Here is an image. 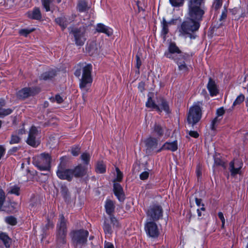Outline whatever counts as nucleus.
I'll return each instance as SVG.
<instances>
[{
  "instance_id": "obj_44",
  "label": "nucleus",
  "mask_w": 248,
  "mask_h": 248,
  "mask_svg": "<svg viewBox=\"0 0 248 248\" xmlns=\"http://www.w3.org/2000/svg\"><path fill=\"white\" fill-rule=\"evenodd\" d=\"M170 3L172 6L179 7L183 5L184 0H169Z\"/></svg>"
},
{
  "instance_id": "obj_7",
  "label": "nucleus",
  "mask_w": 248,
  "mask_h": 248,
  "mask_svg": "<svg viewBox=\"0 0 248 248\" xmlns=\"http://www.w3.org/2000/svg\"><path fill=\"white\" fill-rule=\"evenodd\" d=\"M70 34L74 37V41L78 46H83L86 38L85 36L86 30L84 27L78 28L70 27L69 28Z\"/></svg>"
},
{
  "instance_id": "obj_3",
  "label": "nucleus",
  "mask_w": 248,
  "mask_h": 248,
  "mask_svg": "<svg viewBox=\"0 0 248 248\" xmlns=\"http://www.w3.org/2000/svg\"><path fill=\"white\" fill-rule=\"evenodd\" d=\"M92 65L91 64H86L82 69V77L80 79L79 87L85 92H87L91 86L93 78L91 76Z\"/></svg>"
},
{
  "instance_id": "obj_10",
  "label": "nucleus",
  "mask_w": 248,
  "mask_h": 248,
  "mask_svg": "<svg viewBox=\"0 0 248 248\" xmlns=\"http://www.w3.org/2000/svg\"><path fill=\"white\" fill-rule=\"evenodd\" d=\"M89 232L86 230H79L74 231L72 233V240L77 245H83L87 242Z\"/></svg>"
},
{
  "instance_id": "obj_36",
  "label": "nucleus",
  "mask_w": 248,
  "mask_h": 248,
  "mask_svg": "<svg viewBox=\"0 0 248 248\" xmlns=\"http://www.w3.org/2000/svg\"><path fill=\"white\" fill-rule=\"evenodd\" d=\"M96 171L100 173H103L106 171V166L103 162L99 161L97 162L96 167Z\"/></svg>"
},
{
  "instance_id": "obj_20",
  "label": "nucleus",
  "mask_w": 248,
  "mask_h": 248,
  "mask_svg": "<svg viewBox=\"0 0 248 248\" xmlns=\"http://www.w3.org/2000/svg\"><path fill=\"white\" fill-rule=\"evenodd\" d=\"M207 87L211 96H216L218 93V87L215 81L211 78L209 79Z\"/></svg>"
},
{
  "instance_id": "obj_39",
  "label": "nucleus",
  "mask_w": 248,
  "mask_h": 248,
  "mask_svg": "<svg viewBox=\"0 0 248 248\" xmlns=\"http://www.w3.org/2000/svg\"><path fill=\"white\" fill-rule=\"evenodd\" d=\"M34 31V29H21L19 31V33L20 35L24 36L25 37L27 36V35Z\"/></svg>"
},
{
  "instance_id": "obj_52",
  "label": "nucleus",
  "mask_w": 248,
  "mask_h": 248,
  "mask_svg": "<svg viewBox=\"0 0 248 248\" xmlns=\"http://www.w3.org/2000/svg\"><path fill=\"white\" fill-rule=\"evenodd\" d=\"M149 172L147 171L142 172L140 175V178L142 180H146L149 177Z\"/></svg>"
},
{
  "instance_id": "obj_21",
  "label": "nucleus",
  "mask_w": 248,
  "mask_h": 248,
  "mask_svg": "<svg viewBox=\"0 0 248 248\" xmlns=\"http://www.w3.org/2000/svg\"><path fill=\"white\" fill-rule=\"evenodd\" d=\"M178 145L177 140L172 142H166L164 145L157 151V152H161L162 150H167L172 152H174L177 150Z\"/></svg>"
},
{
  "instance_id": "obj_9",
  "label": "nucleus",
  "mask_w": 248,
  "mask_h": 248,
  "mask_svg": "<svg viewBox=\"0 0 248 248\" xmlns=\"http://www.w3.org/2000/svg\"><path fill=\"white\" fill-rule=\"evenodd\" d=\"M200 105H202V103L199 102L189 108L187 118L189 124L193 125L201 119L202 110Z\"/></svg>"
},
{
  "instance_id": "obj_59",
  "label": "nucleus",
  "mask_w": 248,
  "mask_h": 248,
  "mask_svg": "<svg viewBox=\"0 0 248 248\" xmlns=\"http://www.w3.org/2000/svg\"><path fill=\"white\" fill-rule=\"evenodd\" d=\"M5 152V149L3 146L0 145V159L1 157L3 155Z\"/></svg>"
},
{
  "instance_id": "obj_17",
  "label": "nucleus",
  "mask_w": 248,
  "mask_h": 248,
  "mask_svg": "<svg viewBox=\"0 0 248 248\" xmlns=\"http://www.w3.org/2000/svg\"><path fill=\"white\" fill-rule=\"evenodd\" d=\"M72 178L73 176L78 178L85 176L87 173V169L81 165L76 166L74 169H72Z\"/></svg>"
},
{
  "instance_id": "obj_19",
  "label": "nucleus",
  "mask_w": 248,
  "mask_h": 248,
  "mask_svg": "<svg viewBox=\"0 0 248 248\" xmlns=\"http://www.w3.org/2000/svg\"><path fill=\"white\" fill-rule=\"evenodd\" d=\"M166 129L165 126L159 124L155 123L152 128V132L154 135L159 138L164 135V132Z\"/></svg>"
},
{
  "instance_id": "obj_40",
  "label": "nucleus",
  "mask_w": 248,
  "mask_h": 248,
  "mask_svg": "<svg viewBox=\"0 0 248 248\" xmlns=\"http://www.w3.org/2000/svg\"><path fill=\"white\" fill-rule=\"evenodd\" d=\"M222 5V0H214L212 8L215 10H218Z\"/></svg>"
},
{
  "instance_id": "obj_24",
  "label": "nucleus",
  "mask_w": 248,
  "mask_h": 248,
  "mask_svg": "<svg viewBox=\"0 0 248 248\" xmlns=\"http://www.w3.org/2000/svg\"><path fill=\"white\" fill-rule=\"evenodd\" d=\"M5 105V101L3 99H0V118L4 117L10 114L13 111L11 108H3Z\"/></svg>"
},
{
  "instance_id": "obj_63",
  "label": "nucleus",
  "mask_w": 248,
  "mask_h": 248,
  "mask_svg": "<svg viewBox=\"0 0 248 248\" xmlns=\"http://www.w3.org/2000/svg\"><path fill=\"white\" fill-rule=\"evenodd\" d=\"M18 134L22 135L25 133V130L22 128L21 129H19L18 132Z\"/></svg>"
},
{
  "instance_id": "obj_13",
  "label": "nucleus",
  "mask_w": 248,
  "mask_h": 248,
  "mask_svg": "<svg viewBox=\"0 0 248 248\" xmlns=\"http://www.w3.org/2000/svg\"><path fill=\"white\" fill-rule=\"evenodd\" d=\"M39 91V89L37 88H24L17 92V96L20 99H25L34 95Z\"/></svg>"
},
{
  "instance_id": "obj_6",
  "label": "nucleus",
  "mask_w": 248,
  "mask_h": 248,
  "mask_svg": "<svg viewBox=\"0 0 248 248\" xmlns=\"http://www.w3.org/2000/svg\"><path fill=\"white\" fill-rule=\"evenodd\" d=\"M163 210L161 206L158 203H154L149 206L146 214V220L157 221L163 217Z\"/></svg>"
},
{
  "instance_id": "obj_4",
  "label": "nucleus",
  "mask_w": 248,
  "mask_h": 248,
  "mask_svg": "<svg viewBox=\"0 0 248 248\" xmlns=\"http://www.w3.org/2000/svg\"><path fill=\"white\" fill-rule=\"evenodd\" d=\"M57 233L56 235V242L57 245L60 247H63L66 245V236L67 230L66 226V220L63 215H60L59 222L57 226Z\"/></svg>"
},
{
  "instance_id": "obj_8",
  "label": "nucleus",
  "mask_w": 248,
  "mask_h": 248,
  "mask_svg": "<svg viewBox=\"0 0 248 248\" xmlns=\"http://www.w3.org/2000/svg\"><path fill=\"white\" fill-rule=\"evenodd\" d=\"M200 26V24L195 23L193 20L187 18V20L184 21L178 28V31L180 33L179 36H184L186 34H190L191 32L197 31Z\"/></svg>"
},
{
  "instance_id": "obj_61",
  "label": "nucleus",
  "mask_w": 248,
  "mask_h": 248,
  "mask_svg": "<svg viewBox=\"0 0 248 248\" xmlns=\"http://www.w3.org/2000/svg\"><path fill=\"white\" fill-rule=\"evenodd\" d=\"M196 174L197 176L199 177L202 175V171L200 167H198L196 170Z\"/></svg>"
},
{
  "instance_id": "obj_29",
  "label": "nucleus",
  "mask_w": 248,
  "mask_h": 248,
  "mask_svg": "<svg viewBox=\"0 0 248 248\" xmlns=\"http://www.w3.org/2000/svg\"><path fill=\"white\" fill-rule=\"evenodd\" d=\"M103 228L106 234L111 235L113 231L112 227L109 224V221L108 219L105 218Z\"/></svg>"
},
{
  "instance_id": "obj_56",
  "label": "nucleus",
  "mask_w": 248,
  "mask_h": 248,
  "mask_svg": "<svg viewBox=\"0 0 248 248\" xmlns=\"http://www.w3.org/2000/svg\"><path fill=\"white\" fill-rule=\"evenodd\" d=\"M58 103L60 104L63 102V98L60 95L57 94L55 96V98H53Z\"/></svg>"
},
{
  "instance_id": "obj_31",
  "label": "nucleus",
  "mask_w": 248,
  "mask_h": 248,
  "mask_svg": "<svg viewBox=\"0 0 248 248\" xmlns=\"http://www.w3.org/2000/svg\"><path fill=\"white\" fill-rule=\"evenodd\" d=\"M55 21L62 29H65L68 24L67 18L65 16L58 17L55 19Z\"/></svg>"
},
{
  "instance_id": "obj_11",
  "label": "nucleus",
  "mask_w": 248,
  "mask_h": 248,
  "mask_svg": "<svg viewBox=\"0 0 248 248\" xmlns=\"http://www.w3.org/2000/svg\"><path fill=\"white\" fill-rule=\"evenodd\" d=\"M155 221H146L144 230L147 235L152 238L158 237L159 234V230Z\"/></svg>"
},
{
  "instance_id": "obj_27",
  "label": "nucleus",
  "mask_w": 248,
  "mask_h": 248,
  "mask_svg": "<svg viewBox=\"0 0 248 248\" xmlns=\"http://www.w3.org/2000/svg\"><path fill=\"white\" fill-rule=\"evenodd\" d=\"M214 164L213 165V168H215V166H221L223 168H225V164L224 161L221 159V157L219 155H216L214 156ZM215 171L214 169V171Z\"/></svg>"
},
{
  "instance_id": "obj_1",
  "label": "nucleus",
  "mask_w": 248,
  "mask_h": 248,
  "mask_svg": "<svg viewBox=\"0 0 248 248\" xmlns=\"http://www.w3.org/2000/svg\"><path fill=\"white\" fill-rule=\"evenodd\" d=\"M164 56L173 60L181 72L186 73L188 71L187 63L189 61L190 56L189 54L182 52L175 43L170 42L169 44L168 50L164 53Z\"/></svg>"
},
{
  "instance_id": "obj_18",
  "label": "nucleus",
  "mask_w": 248,
  "mask_h": 248,
  "mask_svg": "<svg viewBox=\"0 0 248 248\" xmlns=\"http://www.w3.org/2000/svg\"><path fill=\"white\" fill-rule=\"evenodd\" d=\"M158 144V140L157 139L153 137H149L145 140V145L146 151L148 152H151L156 148Z\"/></svg>"
},
{
  "instance_id": "obj_28",
  "label": "nucleus",
  "mask_w": 248,
  "mask_h": 248,
  "mask_svg": "<svg viewBox=\"0 0 248 248\" xmlns=\"http://www.w3.org/2000/svg\"><path fill=\"white\" fill-rule=\"evenodd\" d=\"M0 239L2 241L5 247H10L11 244V239L6 233H0Z\"/></svg>"
},
{
  "instance_id": "obj_38",
  "label": "nucleus",
  "mask_w": 248,
  "mask_h": 248,
  "mask_svg": "<svg viewBox=\"0 0 248 248\" xmlns=\"http://www.w3.org/2000/svg\"><path fill=\"white\" fill-rule=\"evenodd\" d=\"M20 187L17 186H10L8 189V193L14 194L16 195H19Z\"/></svg>"
},
{
  "instance_id": "obj_47",
  "label": "nucleus",
  "mask_w": 248,
  "mask_h": 248,
  "mask_svg": "<svg viewBox=\"0 0 248 248\" xmlns=\"http://www.w3.org/2000/svg\"><path fill=\"white\" fill-rule=\"evenodd\" d=\"M116 170L117 172V176L116 179L114 180V182H121L122 180L123 177V173L118 168L116 169Z\"/></svg>"
},
{
  "instance_id": "obj_58",
  "label": "nucleus",
  "mask_w": 248,
  "mask_h": 248,
  "mask_svg": "<svg viewBox=\"0 0 248 248\" xmlns=\"http://www.w3.org/2000/svg\"><path fill=\"white\" fill-rule=\"evenodd\" d=\"M104 248H114V245L110 242H105Z\"/></svg>"
},
{
  "instance_id": "obj_34",
  "label": "nucleus",
  "mask_w": 248,
  "mask_h": 248,
  "mask_svg": "<svg viewBox=\"0 0 248 248\" xmlns=\"http://www.w3.org/2000/svg\"><path fill=\"white\" fill-rule=\"evenodd\" d=\"M56 75L55 72L52 70L49 72H46L43 73L40 77V78L43 80H47L51 79Z\"/></svg>"
},
{
  "instance_id": "obj_43",
  "label": "nucleus",
  "mask_w": 248,
  "mask_h": 248,
  "mask_svg": "<svg viewBox=\"0 0 248 248\" xmlns=\"http://www.w3.org/2000/svg\"><path fill=\"white\" fill-rule=\"evenodd\" d=\"M5 220L7 223L11 225H15L17 223L16 218L13 216L6 217Z\"/></svg>"
},
{
  "instance_id": "obj_54",
  "label": "nucleus",
  "mask_w": 248,
  "mask_h": 248,
  "mask_svg": "<svg viewBox=\"0 0 248 248\" xmlns=\"http://www.w3.org/2000/svg\"><path fill=\"white\" fill-rule=\"evenodd\" d=\"M218 216L219 219L221 220L222 222V227L224 226L225 222V219L223 216V214L222 212H219L218 213Z\"/></svg>"
},
{
  "instance_id": "obj_2",
  "label": "nucleus",
  "mask_w": 248,
  "mask_h": 248,
  "mask_svg": "<svg viewBox=\"0 0 248 248\" xmlns=\"http://www.w3.org/2000/svg\"><path fill=\"white\" fill-rule=\"evenodd\" d=\"M187 4L188 18L200 24L206 10L204 0H187Z\"/></svg>"
},
{
  "instance_id": "obj_55",
  "label": "nucleus",
  "mask_w": 248,
  "mask_h": 248,
  "mask_svg": "<svg viewBox=\"0 0 248 248\" xmlns=\"http://www.w3.org/2000/svg\"><path fill=\"white\" fill-rule=\"evenodd\" d=\"M136 67L138 69H139L141 65V61L140 57L138 55H136Z\"/></svg>"
},
{
  "instance_id": "obj_51",
  "label": "nucleus",
  "mask_w": 248,
  "mask_h": 248,
  "mask_svg": "<svg viewBox=\"0 0 248 248\" xmlns=\"http://www.w3.org/2000/svg\"><path fill=\"white\" fill-rule=\"evenodd\" d=\"M218 121V117H216L215 118H214L212 122L210 125V128L212 130H215L216 129V126H217V123Z\"/></svg>"
},
{
  "instance_id": "obj_23",
  "label": "nucleus",
  "mask_w": 248,
  "mask_h": 248,
  "mask_svg": "<svg viewBox=\"0 0 248 248\" xmlns=\"http://www.w3.org/2000/svg\"><path fill=\"white\" fill-rule=\"evenodd\" d=\"M167 24L168 23H167V20L165 18L163 17L162 20L161 21V35L164 41L166 40L167 35L169 32V26Z\"/></svg>"
},
{
  "instance_id": "obj_37",
  "label": "nucleus",
  "mask_w": 248,
  "mask_h": 248,
  "mask_svg": "<svg viewBox=\"0 0 248 248\" xmlns=\"http://www.w3.org/2000/svg\"><path fill=\"white\" fill-rule=\"evenodd\" d=\"M78 8L79 12L86 11L88 9L87 4L84 0H80L78 5Z\"/></svg>"
},
{
  "instance_id": "obj_62",
  "label": "nucleus",
  "mask_w": 248,
  "mask_h": 248,
  "mask_svg": "<svg viewBox=\"0 0 248 248\" xmlns=\"http://www.w3.org/2000/svg\"><path fill=\"white\" fill-rule=\"evenodd\" d=\"M175 19H171L170 21H167V23H168L167 24L170 26V25H173V24H175Z\"/></svg>"
},
{
  "instance_id": "obj_12",
  "label": "nucleus",
  "mask_w": 248,
  "mask_h": 248,
  "mask_svg": "<svg viewBox=\"0 0 248 248\" xmlns=\"http://www.w3.org/2000/svg\"><path fill=\"white\" fill-rule=\"evenodd\" d=\"M38 135V130L35 126H32L29 132L28 137L26 140L28 144L33 147L37 146L39 144V141L37 137Z\"/></svg>"
},
{
  "instance_id": "obj_32",
  "label": "nucleus",
  "mask_w": 248,
  "mask_h": 248,
  "mask_svg": "<svg viewBox=\"0 0 248 248\" xmlns=\"http://www.w3.org/2000/svg\"><path fill=\"white\" fill-rule=\"evenodd\" d=\"M146 106L147 108H151L156 110L159 109V107L155 103L152 97L150 96L148 98L147 101L146 103Z\"/></svg>"
},
{
  "instance_id": "obj_57",
  "label": "nucleus",
  "mask_w": 248,
  "mask_h": 248,
  "mask_svg": "<svg viewBox=\"0 0 248 248\" xmlns=\"http://www.w3.org/2000/svg\"><path fill=\"white\" fill-rule=\"evenodd\" d=\"M188 133H189V135L191 137L195 138H197L199 136L198 132L197 131H189L188 132Z\"/></svg>"
},
{
  "instance_id": "obj_16",
  "label": "nucleus",
  "mask_w": 248,
  "mask_h": 248,
  "mask_svg": "<svg viewBox=\"0 0 248 248\" xmlns=\"http://www.w3.org/2000/svg\"><path fill=\"white\" fill-rule=\"evenodd\" d=\"M113 191L115 195L120 202H123L124 200L125 195L124 190L119 183L114 182Z\"/></svg>"
},
{
  "instance_id": "obj_33",
  "label": "nucleus",
  "mask_w": 248,
  "mask_h": 248,
  "mask_svg": "<svg viewBox=\"0 0 248 248\" xmlns=\"http://www.w3.org/2000/svg\"><path fill=\"white\" fill-rule=\"evenodd\" d=\"M6 196L5 192L3 190L0 189V210L1 209L2 210L5 211L7 212L10 211L9 210L6 209L5 208V207H3V203L5 201Z\"/></svg>"
},
{
  "instance_id": "obj_45",
  "label": "nucleus",
  "mask_w": 248,
  "mask_h": 248,
  "mask_svg": "<svg viewBox=\"0 0 248 248\" xmlns=\"http://www.w3.org/2000/svg\"><path fill=\"white\" fill-rule=\"evenodd\" d=\"M81 159L84 163L88 164L90 159V155L88 153H84L81 155Z\"/></svg>"
},
{
  "instance_id": "obj_64",
  "label": "nucleus",
  "mask_w": 248,
  "mask_h": 248,
  "mask_svg": "<svg viewBox=\"0 0 248 248\" xmlns=\"http://www.w3.org/2000/svg\"><path fill=\"white\" fill-rule=\"evenodd\" d=\"M75 75L76 77H79L80 75V72L79 71L77 70L75 73Z\"/></svg>"
},
{
  "instance_id": "obj_30",
  "label": "nucleus",
  "mask_w": 248,
  "mask_h": 248,
  "mask_svg": "<svg viewBox=\"0 0 248 248\" xmlns=\"http://www.w3.org/2000/svg\"><path fill=\"white\" fill-rule=\"evenodd\" d=\"M114 205L112 201L110 200L107 201L105 204V209L106 213L109 215H112L114 210Z\"/></svg>"
},
{
  "instance_id": "obj_53",
  "label": "nucleus",
  "mask_w": 248,
  "mask_h": 248,
  "mask_svg": "<svg viewBox=\"0 0 248 248\" xmlns=\"http://www.w3.org/2000/svg\"><path fill=\"white\" fill-rule=\"evenodd\" d=\"M225 113V110L223 107L218 108L217 110V117L222 116Z\"/></svg>"
},
{
  "instance_id": "obj_42",
  "label": "nucleus",
  "mask_w": 248,
  "mask_h": 248,
  "mask_svg": "<svg viewBox=\"0 0 248 248\" xmlns=\"http://www.w3.org/2000/svg\"><path fill=\"white\" fill-rule=\"evenodd\" d=\"M245 99V96L243 94H240L239 95H238L236 99L234 100V101L233 103V106H235L237 105L240 104L242 102L244 101Z\"/></svg>"
},
{
  "instance_id": "obj_26",
  "label": "nucleus",
  "mask_w": 248,
  "mask_h": 248,
  "mask_svg": "<svg viewBox=\"0 0 248 248\" xmlns=\"http://www.w3.org/2000/svg\"><path fill=\"white\" fill-rule=\"evenodd\" d=\"M159 107V109L156 110L158 112H161L163 110L166 113H170V109L168 102L163 98L160 99V101L157 105Z\"/></svg>"
},
{
  "instance_id": "obj_49",
  "label": "nucleus",
  "mask_w": 248,
  "mask_h": 248,
  "mask_svg": "<svg viewBox=\"0 0 248 248\" xmlns=\"http://www.w3.org/2000/svg\"><path fill=\"white\" fill-rule=\"evenodd\" d=\"M80 148L78 146H75L72 147L71 153L74 156H78L80 152Z\"/></svg>"
},
{
  "instance_id": "obj_14",
  "label": "nucleus",
  "mask_w": 248,
  "mask_h": 248,
  "mask_svg": "<svg viewBox=\"0 0 248 248\" xmlns=\"http://www.w3.org/2000/svg\"><path fill=\"white\" fill-rule=\"evenodd\" d=\"M243 166L242 161L239 159H234L229 164V170L232 176H234L237 174H240L241 169Z\"/></svg>"
},
{
  "instance_id": "obj_60",
  "label": "nucleus",
  "mask_w": 248,
  "mask_h": 248,
  "mask_svg": "<svg viewBox=\"0 0 248 248\" xmlns=\"http://www.w3.org/2000/svg\"><path fill=\"white\" fill-rule=\"evenodd\" d=\"M202 200L201 199H198L197 198H196L195 199V202H196V203L197 204V205L199 207H200L201 206H202Z\"/></svg>"
},
{
  "instance_id": "obj_50",
  "label": "nucleus",
  "mask_w": 248,
  "mask_h": 248,
  "mask_svg": "<svg viewBox=\"0 0 248 248\" xmlns=\"http://www.w3.org/2000/svg\"><path fill=\"white\" fill-rule=\"evenodd\" d=\"M20 140V139L18 136L13 135L11 136V139L10 141V143L11 144L18 143L19 142Z\"/></svg>"
},
{
  "instance_id": "obj_46",
  "label": "nucleus",
  "mask_w": 248,
  "mask_h": 248,
  "mask_svg": "<svg viewBox=\"0 0 248 248\" xmlns=\"http://www.w3.org/2000/svg\"><path fill=\"white\" fill-rule=\"evenodd\" d=\"M42 4L45 8L46 11H50V4L52 2V0H42Z\"/></svg>"
},
{
  "instance_id": "obj_41",
  "label": "nucleus",
  "mask_w": 248,
  "mask_h": 248,
  "mask_svg": "<svg viewBox=\"0 0 248 248\" xmlns=\"http://www.w3.org/2000/svg\"><path fill=\"white\" fill-rule=\"evenodd\" d=\"M227 10L226 8H224V9L222 10L221 14L220 16V17L219 18V21L221 23H220V25H221L223 22H224L227 16Z\"/></svg>"
},
{
  "instance_id": "obj_15",
  "label": "nucleus",
  "mask_w": 248,
  "mask_h": 248,
  "mask_svg": "<svg viewBox=\"0 0 248 248\" xmlns=\"http://www.w3.org/2000/svg\"><path fill=\"white\" fill-rule=\"evenodd\" d=\"M57 176L62 180H66L68 181L72 179V169H64L59 166L57 171Z\"/></svg>"
},
{
  "instance_id": "obj_22",
  "label": "nucleus",
  "mask_w": 248,
  "mask_h": 248,
  "mask_svg": "<svg viewBox=\"0 0 248 248\" xmlns=\"http://www.w3.org/2000/svg\"><path fill=\"white\" fill-rule=\"evenodd\" d=\"M96 31L98 32L104 33L109 36L112 34V30L102 23H98L96 26Z\"/></svg>"
},
{
  "instance_id": "obj_5",
  "label": "nucleus",
  "mask_w": 248,
  "mask_h": 248,
  "mask_svg": "<svg viewBox=\"0 0 248 248\" xmlns=\"http://www.w3.org/2000/svg\"><path fill=\"white\" fill-rule=\"evenodd\" d=\"M51 157L47 153H42L33 158L32 163L40 170H48L50 168Z\"/></svg>"
},
{
  "instance_id": "obj_25",
  "label": "nucleus",
  "mask_w": 248,
  "mask_h": 248,
  "mask_svg": "<svg viewBox=\"0 0 248 248\" xmlns=\"http://www.w3.org/2000/svg\"><path fill=\"white\" fill-rule=\"evenodd\" d=\"M27 16L32 19L39 20L41 18V14L39 8H35L32 11H29L27 14Z\"/></svg>"
},
{
  "instance_id": "obj_35",
  "label": "nucleus",
  "mask_w": 248,
  "mask_h": 248,
  "mask_svg": "<svg viewBox=\"0 0 248 248\" xmlns=\"http://www.w3.org/2000/svg\"><path fill=\"white\" fill-rule=\"evenodd\" d=\"M232 15H235L241 12V15L238 16V18L245 17L246 16L245 12H243V9L241 7H235L232 9Z\"/></svg>"
},
{
  "instance_id": "obj_48",
  "label": "nucleus",
  "mask_w": 248,
  "mask_h": 248,
  "mask_svg": "<svg viewBox=\"0 0 248 248\" xmlns=\"http://www.w3.org/2000/svg\"><path fill=\"white\" fill-rule=\"evenodd\" d=\"M109 220L110 222L113 224L114 227H118L119 224L117 219L112 215H109Z\"/></svg>"
}]
</instances>
